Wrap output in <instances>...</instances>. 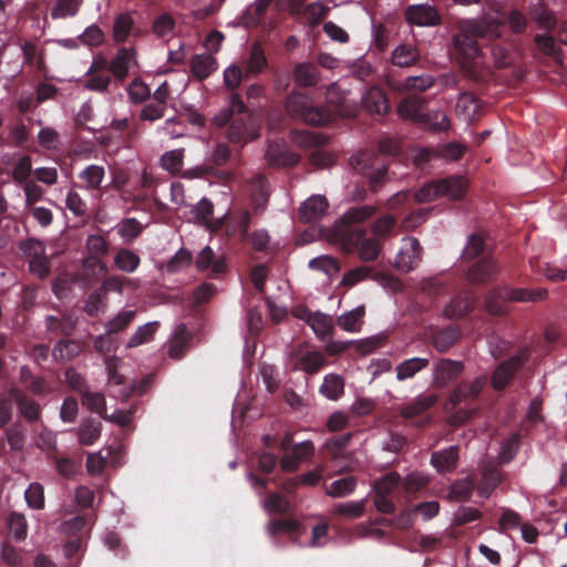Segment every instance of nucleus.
Instances as JSON below:
<instances>
[{"label":"nucleus","mask_w":567,"mask_h":567,"mask_svg":"<svg viewBox=\"0 0 567 567\" xmlns=\"http://www.w3.org/2000/svg\"><path fill=\"white\" fill-rule=\"evenodd\" d=\"M214 122L218 126L229 124L227 140L233 144H240L243 146L259 136L245 103L237 93L230 95L229 107L216 115Z\"/></svg>","instance_id":"obj_1"},{"label":"nucleus","mask_w":567,"mask_h":567,"mask_svg":"<svg viewBox=\"0 0 567 567\" xmlns=\"http://www.w3.org/2000/svg\"><path fill=\"white\" fill-rule=\"evenodd\" d=\"M286 110L292 118L301 120L303 123L312 126L326 125L333 117L329 109L315 105L308 95L300 93L288 95Z\"/></svg>","instance_id":"obj_2"},{"label":"nucleus","mask_w":567,"mask_h":567,"mask_svg":"<svg viewBox=\"0 0 567 567\" xmlns=\"http://www.w3.org/2000/svg\"><path fill=\"white\" fill-rule=\"evenodd\" d=\"M467 189V182L461 176H452L423 185L416 193L419 203L433 202L440 197L461 199Z\"/></svg>","instance_id":"obj_3"},{"label":"nucleus","mask_w":567,"mask_h":567,"mask_svg":"<svg viewBox=\"0 0 567 567\" xmlns=\"http://www.w3.org/2000/svg\"><path fill=\"white\" fill-rule=\"evenodd\" d=\"M423 109L424 101L421 97L409 96L399 104L398 113L404 120L426 124L435 130L445 131L450 127L445 113L441 111L424 113Z\"/></svg>","instance_id":"obj_4"},{"label":"nucleus","mask_w":567,"mask_h":567,"mask_svg":"<svg viewBox=\"0 0 567 567\" xmlns=\"http://www.w3.org/2000/svg\"><path fill=\"white\" fill-rule=\"evenodd\" d=\"M320 235L344 255L352 254L354 251V207H350L332 227H321Z\"/></svg>","instance_id":"obj_5"},{"label":"nucleus","mask_w":567,"mask_h":567,"mask_svg":"<svg viewBox=\"0 0 567 567\" xmlns=\"http://www.w3.org/2000/svg\"><path fill=\"white\" fill-rule=\"evenodd\" d=\"M495 17L487 12L481 20H466L464 30L471 31L475 38L496 39L501 35V27L505 22V17L495 10Z\"/></svg>","instance_id":"obj_6"},{"label":"nucleus","mask_w":567,"mask_h":567,"mask_svg":"<svg viewBox=\"0 0 567 567\" xmlns=\"http://www.w3.org/2000/svg\"><path fill=\"white\" fill-rule=\"evenodd\" d=\"M471 31L464 30V23L461 22L458 32L453 37V47L457 59L464 69H471V63L480 55V48Z\"/></svg>","instance_id":"obj_7"},{"label":"nucleus","mask_w":567,"mask_h":567,"mask_svg":"<svg viewBox=\"0 0 567 567\" xmlns=\"http://www.w3.org/2000/svg\"><path fill=\"white\" fill-rule=\"evenodd\" d=\"M352 442V433H347L342 435H337L327 441L324 447L327 450V454L331 456V458L336 463L346 462L341 467L342 470L351 471L354 464V460L352 457V450L350 449Z\"/></svg>","instance_id":"obj_8"},{"label":"nucleus","mask_w":567,"mask_h":567,"mask_svg":"<svg viewBox=\"0 0 567 567\" xmlns=\"http://www.w3.org/2000/svg\"><path fill=\"white\" fill-rule=\"evenodd\" d=\"M195 266L199 272L209 270L210 278H217L227 271L226 258L216 256L212 247H204L195 258Z\"/></svg>","instance_id":"obj_9"},{"label":"nucleus","mask_w":567,"mask_h":567,"mask_svg":"<svg viewBox=\"0 0 567 567\" xmlns=\"http://www.w3.org/2000/svg\"><path fill=\"white\" fill-rule=\"evenodd\" d=\"M422 247L416 238H406L396 255L395 266L402 272H409L420 262Z\"/></svg>","instance_id":"obj_10"},{"label":"nucleus","mask_w":567,"mask_h":567,"mask_svg":"<svg viewBox=\"0 0 567 567\" xmlns=\"http://www.w3.org/2000/svg\"><path fill=\"white\" fill-rule=\"evenodd\" d=\"M9 399L12 400L21 414L29 423L37 422L41 416V406L33 399L29 398L21 389L11 386L8 391Z\"/></svg>","instance_id":"obj_11"},{"label":"nucleus","mask_w":567,"mask_h":567,"mask_svg":"<svg viewBox=\"0 0 567 567\" xmlns=\"http://www.w3.org/2000/svg\"><path fill=\"white\" fill-rule=\"evenodd\" d=\"M329 208L328 199L322 195H312L299 208V220L303 224L321 219Z\"/></svg>","instance_id":"obj_12"},{"label":"nucleus","mask_w":567,"mask_h":567,"mask_svg":"<svg viewBox=\"0 0 567 567\" xmlns=\"http://www.w3.org/2000/svg\"><path fill=\"white\" fill-rule=\"evenodd\" d=\"M485 384V378H476L471 382H463L450 394L445 404L446 410H453L457 404L476 398Z\"/></svg>","instance_id":"obj_13"},{"label":"nucleus","mask_w":567,"mask_h":567,"mask_svg":"<svg viewBox=\"0 0 567 567\" xmlns=\"http://www.w3.org/2000/svg\"><path fill=\"white\" fill-rule=\"evenodd\" d=\"M44 324L47 333L51 338L59 336L69 337L76 329V320L69 312H63L60 316H47Z\"/></svg>","instance_id":"obj_14"},{"label":"nucleus","mask_w":567,"mask_h":567,"mask_svg":"<svg viewBox=\"0 0 567 567\" xmlns=\"http://www.w3.org/2000/svg\"><path fill=\"white\" fill-rule=\"evenodd\" d=\"M411 24L420 27L435 25L440 22V14L436 9L429 4L411 6L405 12Z\"/></svg>","instance_id":"obj_15"},{"label":"nucleus","mask_w":567,"mask_h":567,"mask_svg":"<svg viewBox=\"0 0 567 567\" xmlns=\"http://www.w3.org/2000/svg\"><path fill=\"white\" fill-rule=\"evenodd\" d=\"M134 59V48H121L116 52L115 58L110 62L111 73L116 82L122 83L127 78Z\"/></svg>","instance_id":"obj_16"},{"label":"nucleus","mask_w":567,"mask_h":567,"mask_svg":"<svg viewBox=\"0 0 567 567\" xmlns=\"http://www.w3.org/2000/svg\"><path fill=\"white\" fill-rule=\"evenodd\" d=\"M315 451L313 444L310 441H305L291 447L290 452H286L281 457V468L286 472H295L299 463L311 455Z\"/></svg>","instance_id":"obj_17"},{"label":"nucleus","mask_w":567,"mask_h":567,"mask_svg":"<svg viewBox=\"0 0 567 567\" xmlns=\"http://www.w3.org/2000/svg\"><path fill=\"white\" fill-rule=\"evenodd\" d=\"M463 371V364L460 361L441 360L434 370L433 382L436 386H446L454 381Z\"/></svg>","instance_id":"obj_18"},{"label":"nucleus","mask_w":567,"mask_h":567,"mask_svg":"<svg viewBox=\"0 0 567 567\" xmlns=\"http://www.w3.org/2000/svg\"><path fill=\"white\" fill-rule=\"evenodd\" d=\"M192 340V333L188 331L186 324L181 323L176 327L174 334L169 341L168 355L174 360L182 359Z\"/></svg>","instance_id":"obj_19"},{"label":"nucleus","mask_w":567,"mask_h":567,"mask_svg":"<svg viewBox=\"0 0 567 567\" xmlns=\"http://www.w3.org/2000/svg\"><path fill=\"white\" fill-rule=\"evenodd\" d=\"M380 252V240L373 236L360 234L357 229V257L364 261H372L379 257Z\"/></svg>","instance_id":"obj_20"},{"label":"nucleus","mask_w":567,"mask_h":567,"mask_svg":"<svg viewBox=\"0 0 567 567\" xmlns=\"http://www.w3.org/2000/svg\"><path fill=\"white\" fill-rule=\"evenodd\" d=\"M86 248L92 256L84 260V266L103 267V262L99 257L105 256L109 251V243L104 239V237L99 234L90 235L86 239Z\"/></svg>","instance_id":"obj_21"},{"label":"nucleus","mask_w":567,"mask_h":567,"mask_svg":"<svg viewBox=\"0 0 567 567\" xmlns=\"http://www.w3.org/2000/svg\"><path fill=\"white\" fill-rule=\"evenodd\" d=\"M249 223L250 217L246 214L240 225L241 238L245 239L256 251H266L270 240L268 233L264 229H258L248 234Z\"/></svg>","instance_id":"obj_22"},{"label":"nucleus","mask_w":567,"mask_h":567,"mask_svg":"<svg viewBox=\"0 0 567 567\" xmlns=\"http://www.w3.org/2000/svg\"><path fill=\"white\" fill-rule=\"evenodd\" d=\"M217 65L216 59L210 54H195L189 63L192 74L199 81L206 80Z\"/></svg>","instance_id":"obj_23"},{"label":"nucleus","mask_w":567,"mask_h":567,"mask_svg":"<svg viewBox=\"0 0 567 567\" xmlns=\"http://www.w3.org/2000/svg\"><path fill=\"white\" fill-rule=\"evenodd\" d=\"M324 363L326 358L320 351H306L296 353V367L308 374L319 372Z\"/></svg>","instance_id":"obj_24"},{"label":"nucleus","mask_w":567,"mask_h":567,"mask_svg":"<svg viewBox=\"0 0 567 567\" xmlns=\"http://www.w3.org/2000/svg\"><path fill=\"white\" fill-rule=\"evenodd\" d=\"M102 422L99 419L87 417L82 421L78 429V440L80 444L93 445L101 436Z\"/></svg>","instance_id":"obj_25"},{"label":"nucleus","mask_w":567,"mask_h":567,"mask_svg":"<svg viewBox=\"0 0 567 567\" xmlns=\"http://www.w3.org/2000/svg\"><path fill=\"white\" fill-rule=\"evenodd\" d=\"M368 157L369 155L367 153H361L360 158L357 159V165H362V176L368 179L369 184L371 185V188H374V186L384 177L385 166L377 158H373L371 164H363L368 159Z\"/></svg>","instance_id":"obj_26"},{"label":"nucleus","mask_w":567,"mask_h":567,"mask_svg":"<svg viewBox=\"0 0 567 567\" xmlns=\"http://www.w3.org/2000/svg\"><path fill=\"white\" fill-rule=\"evenodd\" d=\"M363 107L369 113L374 114H385L389 110L388 100L382 92V90L378 87H371L363 96L362 100Z\"/></svg>","instance_id":"obj_27"},{"label":"nucleus","mask_w":567,"mask_h":567,"mask_svg":"<svg viewBox=\"0 0 567 567\" xmlns=\"http://www.w3.org/2000/svg\"><path fill=\"white\" fill-rule=\"evenodd\" d=\"M520 365L519 358H511L509 360L503 362L494 372L492 377V385L496 390H501L506 386L513 373Z\"/></svg>","instance_id":"obj_28"},{"label":"nucleus","mask_w":567,"mask_h":567,"mask_svg":"<svg viewBox=\"0 0 567 567\" xmlns=\"http://www.w3.org/2000/svg\"><path fill=\"white\" fill-rule=\"evenodd\" d=\"M140 265V256L128 248H120L114 256V266L123 272L132 274Z\"/></svg>","instance_id":"obj_29"},{"label":"nucleus","mask_w":567,"mask_h":567,"mask_svg":"<svg viewBox=\"0 0 567 567\" xmlns=\"http://www.w3.org/2000/svg\"><path fill=\"white\" fill-rule=\"evenodd\" d=\"M457 458V447L451 446L446 450L433 453L431 462L439 472H449L455 467Z\"/></svg>","instance_id":"obj_30"},{"label":"nucleus","mask_w":567,"mask_h":567,"mask_svg":"<svg viewBox=\"0 0 567 567\" xmlns=\"http://www.w3.org/2000/svg\"><path fill=\"white\" fill-rule=\"evenodd\" d=\"M81 351L80 342L71 339H61L55 343L52 354L58 361H69L78 357Z\"/></svg>","instance_id":"obj_31"},{"label":"nucleus","mask_w":567,"mask_h":567,"mask_svg":"<svg viewBox=\"0 0 567 567\" xmlns=\"http://www.w3.org/2000/svg\"><path fill=\"white\" fill-rule=\"evenodd\" d=\"M478 109L480 103L477 99L473 94L464 93L457 100L455 112L464 121L471 122L477 114Z\"/></svg>","instance_id":"obj_32"},{"label":"nucleus","mask_w":567,"mask_h":567,"mask_svg":"<svg viewBox=\"0 0 567 567\" xmlns=\"http://www.w3.org/2000/svg\"><path fill=\"white\" fill-rule=\"evenodd\" d=\"M105 177V169L100 165H89L80 174L79 178L85 184V188L90 190H97L101 188L102 182Z\"/></svg>","instance_id":"obj_33"},{"label":"nucleus","mask_w":567,"mask_h":567,"mask_svg":"<svg viewBox=\"0 0 567 567\" xmlns=\"http://www.w3.org/2000/svg\"><path fill=\"white\" fill-rule=\"evenodd\" d=\"M427 358H411L404 360L396 367V379L403 381L414 377L417 372L422 371L429 365Z\"/></svg>","instance_id":"obj_34"},{"label":"nucleus","mask_w":567,"mask_h":567,"mask_svg":"<svg viewBox=\"0 0 567 567\" xmlns=\"http://www.w3.org/2000/svg\"><path fill=\"white\" fill-rule=\"evenodd\" d=\"M81 402L91 412L97 413L104 420L109 419L105 396L102 393L91 392L87 389L81 394Z\"/></svg>","instance_id":"obj_35"},{"label":"nucleus","mask_w":567,"mask_h":567,"mask_svg":"<svg viewBox=\"0 0 567 567\" xmlns=\"http://www.w3.org/2000/svg\"><path fill=\"white\" fill-rule=\"evenodd\" d=\"M251 199L256 209H262L269 197L268 181L265 176L258 175L250 184Z\"/></svg>","instance_id":"obj_36"},{"label":"nucleus","mask_w":567,"mask_h":567,"mask_svg":"<svg viewBox=\"0 0 567 567\" xmlns=\"http://www.w3.org/2000/svg\"><path fill=\"white\" fill-rule=\"evenodd\" d=\"M419 51L414 45L401 44L398 45L392 53V62L398 66H410L417 62Z\"/></svg>","instance_id":"obj_37"},{"label":"nucleus","mask_w":567,"mask_h":567,"mask_svg":"<svg viewBox=\"0 0 567 567\" xmlns=\"http://www.w3.org/2000/svg\"><path fill=\"white\" fill-rule=\"evenodd\" d=\"M158 327L159 323L157 321L148 322L138 327L127 340L126 347L136 348L152 341Z\"/></svg>","instance_id":"obj_38"},{"label":"nucleus","mask_w":567,"mask_h":567,"mask_svg":"<svg viewBox=\"0 0 567 567\" xmlns=\"http://www.w3.org/2000/svg\"><path fill=\"white\" fill-rule=\"evenodd\" d=\"M267 65V59L265 56L262 47L259 42H255L251 45L249 58L246 66V76L249 74H260Z\"/></svg>","instance_id":"obj_39"},{"label":"nucleus","mask_w":567,"mask_h":567,"mask_svg":"<svg viewBox=\"0 0 567 567\" xmlns=\"http://www.w3.org/2000/svg\"><path fill=\"white\" fill-rule=\"evenodd\" d=\"M295 82L299 86H313L319 79L318 69L309 63H300L295 68L293 72Z\"/></svg>","instance_id":"obj_40"},{"label":"nucleus","mask_w":567,"mask_h":567,"mask_svg":"<svg viewBox=\"0 0 567 567\" xmlns=\"http://www.w3.org/2000/svg\"><path fill=\"white\" fill-rule=\"evenodd\" d=\"M309 326L321 341H327L332 334L333 322L330 316L316 312Z\"/></svg>","instance_id":"obj_41"},{"label":"nucleus","mask_w":567,"mask_h":567,"mask_svg":"<svg viewBox=\"0 0 567 567\" xmlns=\"http://www.w3.org/2000/svg\"><path fill=\"white\" fill-rule=\"evenodd\" d=\"M83 0H55L51 9V18L65 19L78 14Z\"/></svg>","instance_id":"obj_42"},{"label":"nucleus","mask_w":567,"mask_h":567,"mask_svg":"<svg viewBox=\"0 0 567 567\" xmlns=\"http://www.w3.org/2000/svg\"><path fill=\"white\" fill-rule=\"evenodd\" d=\"M437 399L439 398L436 394L421 395L416 398L412 403L403 408L401 414L404 417H414L432 406L437 401Z\"/></svg>","instance_id":"obj_43"},{"label":"nucleus","mask_w":567,"mask_h":567,"mask_svg":"<svg viewBox=\"0 0 567 567\" xmlns=\"http://www.w3.org/2000/svg\"><path fill=\"white\" fill-rule=\"evenodd\" d=\"M344 383L337 374L326 375L320 386V393L329 400H338L343 394Z\"/></svg>","instance_id":"obj_44"},{"label":"nucleus","mask_w":567,"mask_h":567,"mask_svg":"<svg viewBox=\"0 0 567 567\" xmlns=\"http://www.w3.org/2000/svg\"><path fill=\"white\" fill-rule=\"evenodd\" d=\"M134 22L128 13H121L115 18L113 38L115 42L123 43L130 37Z\"/></svg>","instance_id":"obj_45"},{"label":"nucleus","mask_w":567,"mask_h":567,"mask_svg":"<svg viewBox=\"0 0 567 567\" xmlns=\"http://www.w3.org/2000/svg\"><path fill=\"white\" fill-rule=\"evenodd\" d=\"M135 317V310H123L105 324V329L112 334L120 333L134 321Z\"/></svg>","instance_id":"obj_46"},{"label":"nucleus","mask_w":567,"mask_h":567,"mask_svg":"<svg viewBox=\"0 0 567 567\" xmlns=\"http://www.w3.org/2000/svg\"><path fill=\"white\" fill-rule=\"evenodd\" d=\"M19 249L28 259V262L45 255V245L42 240L30 237L19 244Z\"/></svg>","instance_id":"obj_47"},{"label":"nucleus","mask_w":567,"mask_h":567,"mask_svg":"<svg viewBox=\"0 0 567 567\" xmlns=\"http://www.w3.org/2000/svg\"><path fill=\"white\" fill-rule=\"evenodd\" d=\"M193 262V255L186 248H181L166 264L168 274H177L189 267Z\"/></svg>","instance_id":"obj_48"},{"label":"nucleus","mask_w":567,"mask_h":567,"mask_svg":"<svg viewBox=\"0 0 567 567\" xmlns=\"http://www.w3.org/2000/svg\"><path fill=\"white\" fill-rule=\"evenodd\" d=\"M269 161L275 166H295L300 157L295 152L288 150H275L270 148L268 151Z\"/></svg>","instance_id":"obj_49"},{"label":"nucleus","mask_w":567,"mask_h":567,"mask_svg":"<svg viewBox=\"0 0 567 567\" xmlns=\"http://www.w3.org/2000/svg\"><path fill=\"white\" fill-rule=\"evenodd\" d=\"M143 231L142 224L135 218H126L118 226L117 234L124 240L130 244L137 238Z\"/></svg>","instance_id":"obj_50"},{"label":"nucleus","mask_w":567,"mask_h":567,"mask_svg":"<svg viewBox=\"0 0 567 567\" xmlns=\"http://www.w3.org/2000/svg\"><path fill=\"white\" fill-rule=\"evenodd\" d=\"M308 266L310 269L322 271L329 277L338 274L340 270L337 259L327 255L311 259Z\"/></svg>","instance_id":"obj_51"},{"label":"nucleus","mask_w":567,"mask_h":567,"mask_svg":"<svg viewBox=\"0 0 567 567\" xmlns=\"http://www.w3.org/2000/svg\"><path fill=\"white\" fill-rule=\"evenodd\" d=\"M354 489V477L352 475H348L336 480L331 483L329 487H327V494L332 497H343Z\"/></svg>","instance_id":"obj_52"},{"label":"nucleus","mask_w":567,"mask_h":567,"mask_svg":"<svg viewBox=\"0 0 567 567\" xmlns=\"http://www.w3.org/2000/svg\"><path fill=\"white\" fill-rule=\"evenodd\" d=\"M496 270L492 260L484 259L478 261L468 272V278L473 282H481L486 280Z\"/></svg>","instance_id":"obj_53"},{"label":"nucleus","mask_w":567,"mask_h":567,"mask_svg":"<svg viewBox=\"0 0 567 567\" xmlns=\"http://www.w3.org/2000/svg\"><path fill=\"white\" fill-rule=\"evenodd\" d=\"M127 93L130 96V100L134 104H141L147 101L151 96V90L150 87L140 79H134L128 87Z\"/></svg>","instance_id":"obj_54"},{"label":"nucleus","mask_w":567,"mask_h":567,"mask_svg":"<svg viewBox=\"0 0 567 567\" xmlns=\"http://www.w3.org/2000/svg\"><path fill=\"white\" fill-rule=\"evenodd\" d=\"M24 498L29 507L42 509L44 507V489L39 483H31L24 493Z\"/></svg>","instance_id":"obj_55"},{"label":"nucleus","mask_w":567,"mask_h":567,"mask_svg":"<svg viewBox=\"0 0 567 567\" xmlns=\"http://www.w3.org/2000/svg\"><path fill=\"white\" fill-rule=\"evenodd\" d=\"M328 12L329 8L327 6L320 2H312L306 6L301 16L305 17L311 25H317L328 16Z\"/></svg>","instance_id":"obj_56"},{"label":"nucleus","mask_w":567,"mask_h":567,"mask_svg":"<svg viewBox=\"0 0 567 567\" xmlns=\"http://www.w3.org/2000/svg\"><path fill=\"white\" fill-rule=\"evenodd\" d=\"M473 308V305L470 300L464 298H457L452 300L446 307L444 308V315L447 318L456 319L465 316L471 311Z\"/></svg>","instance_id":"obj_57"},{"label":"nucleus","mask_w":567,"mask_h":567,"mask_svg":"<svg viewBox=\"0 0 567 567\" xmlns=\"http://www.w3.org/2000/svg\"><path fill=\"white\" fill-rule=\"evenodd\" d=\"M32 173V164H31V157L29 155H24L21 158L18 159L16 163L13 171H12V177L13 179L19 184H25L29 181V177Z\"/></svg>","instance_id":"obj_58"},{"label":"nucleus","mask_w":567,"mask_h":567,"mask_svg":"<svg viewBox=\"0 0 567 567\" xmlns=\"http://www.w3.org/2000/svg\"><path fill=\"white\" fill-rule=\"evenodd\" d=\"M86 82L85 87L90 91L95 92H106L109 90L110 84L112 83V78L110 73H86Z\"/></svg>","instance_id":"obj_59"},{"label":"nucleus","mask_w":567,"mask_h":567,"mask_svg":"<svg viewBox=\"0 0 567 567\" xmlns=\"http://www.w3.org/2000/svg\"><path fill=\"white\" fill-rule=\"evenodd\" d=\"M466 147L460 143L452 142L436 148L437 158L445 161H458L465 153Z\"/></svg>","instance_id":"obj_60"},{"label":"nucleus","mask_w":567,"mask_h":567,"mask_svg":"<svg viewBox=\"0 0 567 567\" xmlns=\"http://www.w3.org/2000/svg\"><path fill=\"white\" fill-rule=\"evenodd\" d=\"M546 295V290H526L523 288H516L508 292L507 298L511 301L528 302L542 300Z\"/></svg>","instance_id":"obj_61"},{"label":"nucleus","mask_w":567,"mask_h":567,"mask_svg":"<svg viewBox=\"0 0 567 567\" xmlns=\"http://www.w3.org/2000/svg\"><path fill=\"white\" fill-rule=\"evenodd\" d=\"M184 150H173L162 156V165L165 169L177 173L183 167Z\"/></svg>","instance_id":"obj_62"},{"label":"nucleus","mask_w":567,"mask_h":567,"mask_svg":"<svg viewBox=\"0 0 567 567\" xmlns=\"http://www.w3.org/2000/svg\"><path fill=\"white\" fill-rule=\"evenodd\" d=\"M9 529L18 542L27 537V520L22 514L12 513L9 517Z\"/></svg>","instance_id":"obj_63"},{"label":"nucleus","mask_w":567,"mask_h":567,"mask_svg":"<svg viewBox=\"0 0 567 567\" xmlns=\"http://www.w3.org/2000/svg\"><path fill=\"white\" fill-rule=\"evenodd\" d=\"M28 265L30 272L41 280L48 278L51 272V260L47 255L29 261Z\"/></svg>","instance_id":"obj_64"}]
</instances>
